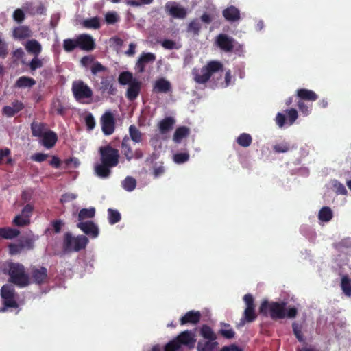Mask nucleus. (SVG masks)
Returning a JSON list of instances; mask_svg holds the SVG:
<instances>
[{
	"label": "nucleus",
	"instance_id": "f257e3e1",
	"mask_svg": "<svg viewBox=\"0 0 351 351\" xmlns=\"http://www.w3.org/2000/svg\"><path fill=\"white\" fill-rule=\"evenodd\" d=\"M99 152L101 162L95 165L94 171L98 177L107 178L112 173L111 168L119 164V152L110 145L100 147Z\"/></svg>",
	"mask_w": 351,
	"mask_h": 351
},
{
	"label": "nucleus",
	"instance_id": "412c9836",
	"mask_svg": "<svg viewBox=\"0 0 351 351\" xmlns=\"http://www.w3.org/2000/svg\"><path fill=\"white\" fill-rule=\"evenodd\" d=\"M171 90V84L170 82L165 78L157 80L154 84L153 90L158 93H167Z\"/></svg>",
	"mask_w": 351,
	"mask_h": 351
},
{
	"label": "nucleus",
	"instance_id": "bb28decb",
	"mask_svg": "<svg viewBox=\"0 0 351 351\" xmlns=\"http://www.w3.org/2000/svg\"><path fill=\"white\" fill-rule=\"evenodd\" d=\"M256 317L257 315L255 313V307H246L243 313V317L241 319L238 326H243L245 322H252L256 319Z\"/></svg>",
	"mask_w": 351,
	"mask_h": 351
},
{
	"label": "nucleus",
	"instance_id": "8fccbe9b",
	"mask_svg": "<svg viewBox=\"0 0 351 351\" xmlns=\"http://www.w3.org/2000/svg\"><path fill=\"white\" fill-rule=\"evenodd\" d=\"M9 252L11 255H16L22 252L23 250L20 241L15 243H10L8 245Z\"/></svg>",
	"mask_w": 351,
	"mask_h": 351
},
{
	"label": "nucleus",
	"instance_id": "052dcab7",
	"mask_svg": "<svg viewBox=\"0 0 351 351\" xmlns=\"http://www.w3.org/2000/svg\"><path fill=\"white\" fill-rule=\"evenodd\" d=\"M85 123L88 130H92L95 126V120L91 113L85 117Z\"/></svg>",
	"mask_w": 351,
	"mask_h": 351
},
{
	"label": "nucleus",
	"instance_id": "603ef678",
	"mask_svg": "<svg viewBox=\"0 0 351 351\" xmlns=\"http://www.w3.org/2000/svg\"><path fill=\"white\" fill-rule=\"evenodd\" d=\"M23 250H32L34 246V239L31 237H26L19 240Z\"/></svg>",
	"mask_w": 351,
	"mask_h": 351
},
{
	"label": "nucleus",
	"instance_id": "a19ab883",
	"mask_svg": "<svg viewBox=\"0 0 351 351\" xmlns=\"http://www.w3.org/2000/svg\"><path fill=\"white\" fill-rule=\"evenodd\" d=\"M122 186L127 191H132L136 186V180L131 176H127L122 182Z\"/></svg>",
	"mask_w": 351,
	"mask_h": 351
},
{
	"label": "nucleus",
	"instance_id": "79ce46f5",
	"mask_svg": "<svg viewBox=\"0 0 351 351\" xmlns=\"http://www.w3.org/2000/svg\"><path fill=\"white\" fill-rule=\"evenodd\" d=\"M273 150L275 153H286L290 149V145L288 142L282 141L280 143H276L272 147Z\"/></svg>",
	"mask_w": 351,
	"mask_h": 351
},
{
	"label": "nucleus",
	"instance_id": "49530a36",
	"mask_svg": "<svg viewBox=\"0 0 351 351\" xmlns=\"http://www.w3.org/2000/svg\"><path fill=\"white\" fill-rule=\"evenodd\" d=\"M189 154L188 152H180L173 155V161L177 164H182L189 160Z\"/></svg>",
	"mask_w": 351,
	"mask_h": 351
},
{
	"label": "nucleus",
	"instance_id": "69168bd1",
	"mask_svg": "<svg viewBox=\"0 0 351 351\" xmlns=\"http://www.w3.org/2000/svg\"><path fill=\"white\" fill-rule=\"evenodd\" d=\"M219 334L226 339H228L233 338L235 335V332L232 328L221 329L219 330Z\"/></svg>",
	"mask_w": 351,
	"mask_h": 351
},
{
	"label": "nucleus",
	"instance_id": "473e14b6",
	"mask_svg": "<svg viewBox=\"0 0 351 351\" xmlns=\"http://www.w3.org/2000/svg\"><path fill=\"white\" fill-rule=\"evenodd\" d=\"M200 335L204 339L208 340H216L217 335L213 329L208 325L204 324L199 329Z\"/></svg>",
	"mask_w": 351,
	"mask_h": 351
},
{
	"label": "nucleus",
	"instance_id": "a211bd4d",
	"mask_svg": "<svg viewBox=\"0 0 351 351\" xmlns=\"http://www.w3.org/2000/svg\"><path fill=\"white\" fill-rule=\"evenodd\" d=\"M31 276L34 282L38 285L43 284L47 278V269L45 267H34L31 269Z\"/></svg>",
	"mask_w": 351,
	"mask_h": 351
},
{
	"label": "nucleus",
	"instance_id": "bf43d9fd",
	"mask_svg": "<svg viewBox=\"0 0 351 351\" xmlns=\"http://www.w3.org/2000/svg\"><path fill=\"white\" fill-rule=\"evenodd\" d=\"M286 114L288 117L289 124H293L298 118V112L294 108H291L286 110Z\"/></svg>",
	"mask_w": 351,
	"mask_h": 351
},
{
	"label": "nucleus",
	"instance_id": "c03bdc74",
	"mask_svg": "<svg viewBox=\"0 0 351 351\" xmlns=\"http://www.w3.org/2000/svg\"><path fill=\"white\" fill-rule=\"evenodd\" d=\"M76 47H78L77 38L71 39L67 38L63 41V48L67 52L73 51Z\"/></svg>",
	"mask_w": 351,
	"mask_h": 351
},
{
	"label": "nucleus",
	"instance_id": "58836bf2",
	"mask_svg": "<svg viewBox=\"0 0 351 351\" xmlns=\"http://www.w3.org/2000/svg\"><path fill=\"white\" fill-rule=\"evenodd\" d=\"M252 142V138L250 134L247 133L241 134L237 138V143L241 147H247Z\"/></svg>",
	"mask_w": 351,
	"mask_h": 351
},
{
	"label": "nucleus",
	"instance_id": "3c124183",
	"mask_svg": "<svg viewBox=\"0 0 351 351\" xmlns=\"http://www.w3.org/2000/svg\"><path fill=\"white\" fill-rule=\"evenodd\" d=\"M161 45L166 49H178L180 48V45H178L175 41L170 39H165L161 42Z\"/></svg>",
	"mask_w": 351,
	"mask_h": 351
},
{
	"label": "nucleus",
	"instance_id": "b1692460",
	"mask_svg": "<svg viewBox=\"0 0 351 351\" xmlns=\"http://www.w3.org/2000/svg\"><path fill=\"white\" fill-rule=\"evenodd\" d=\"M223 16L228 21L234 22L240 19V12L236 7L231 5L223 10Z\"/></svg>",
	"mask_w": 351,
	"mask_h": 351
},
{
	"label": "nucleus",
	"instance_id": "338daca9",
	"mask_svg": "<svg viewBox=\"0 0 351 351\" xmlns=\"http://www.w3.org/2000/svg\"><path fill=\"white\" fill-rule=\"evenodd\" d=\"M243 301L246 304V307H255L254 300L252 294L247 293L243 296Z\"/></svg>",
	"mask_w": 351,
	"mask_h": 351
},
{
	"label": "nucleus",
	"instance_id": "39448f33",
	"mask_svg": "<svg viewBox=\"0 0 351 351\" xmlns=\"http://www.w3.org/2000/svg\"><path fill=\"white\" fill-rule=\"evenodd\" d=\"M88 243V239L83 234L73 237L71 232L64 235L62 249L66 253L79 252L85 249Z\"/></svg>",
	"mask_w": 351,
	"mask_h": 351
},
{
	"label": "nucleus",
	"instance_id": "72a5a7b5",
	"mask_svg": "<svg viewBox=\"0 0 351 351\" xmlns=\"http://www.w3.org/2000/svg\"><path fill=\"white\" fill-rule=\"evenodd\" d=\"M130 139L136 143H141L143 141V134L134 125L129 127Z\"/></svg>",
	"mask_w": 351,
	"mask_h": 351
},
{
	"label": "nucleus",
	"instance_id": "5fc2aeb1",
	"mask_svg": "<svg viewBox=\"0 0 351 351\" xmlns=\"http://www.w3.org/2000/svg\"><path fill=\"white\" fill-rule=\"evenodd\" d=\"M105 21L108 24H114L119 21V16L114 12H107L105 15Z\"/></svg>",
	"mask_w": 351,
	"mask_h": 351
},
{
	"label": "nucleus",
	"instance_id": "c756f323",
	"mask_svg": "<svg viewBox=\"0 0 351 351\" xmlns=\"http://www.w3.org/2000/svg\"><path fill=\"white\" fill-rule=\"evenodd\" d=\"M13 35L19 39H24L32 36V31L27 26H19L14 29Z\"/></svg>",
	"mask_w": 351,
	"mask_h": 351
},
{
	"label": "nucleus",
	"instance_id": "ddd939ff",
	"mask_svg": "<svg viewBox=\"0 0 351 351\" xmlns=\"http://www.w3.org/2000/svg\"><path fill=\"white\" fill-rule=\"evenodd\" d=\"M155 60L156 56L154 53L150 52H143L141 54L135 64V69L138 73H142L145 71L146 64L152 63Z\"/></svg>",
	"mask_w": 351,
	"mask_h": 351
},
{
	"label": "nucleus",
	"instance_id": "6e6552de",
	"mask_svg": "<svg viewBox=\"0 0 351 351\" xmlns=\"http://www.w3.org/2000/svg\"><path fill=\"white\" fill-rule=\"evenodd\" d=\"M0 295L4 306L2 311H5V308H17L19 306L16 302L17 293L13 285H3L1 288Z\"/></svg>",
	"mask_w": 351,
	"mask_h": 351
},
{
	"label": "nucleus",
	"instance_id": "c9c22d12",
	"mask_svg": "<svg viewBox=\"0 0 351 351\" xmlns=\"http://www.w3.org/2000/svg\"><path fill=\"white\" fill-rule=\"evenodd\" d=\"M95 212L96 210L94 207H90L89 208H82L78 213V220L81 222L86 219H92L95 217Z\"/></svg>",
	"mask_w": 351,
	"mask_h": 351
},
{
	"label": "nucleus",
	"instance_id": "6ab92c4d",
	"mask_svg": "<svg viewBox=\"0 0 351 351\" xmlns=\"http://www.w3.org/2000/svg\"><path fill=\"white\" fill-rule=\"evenodd\" d=\"M30 128L32 136L38 138H41L49 130L46 123L36 121L31 123Z\"/></svg>",
	"mask_w": 351,
	"mask_h": 351
},
{
	"label": "nucleus",
	"instance_id": "f3484780",
	"mask_svg": "<svg viewBox=\"0 0 351 351\" xmlns=\"http://www.w3.org/2000/svg\"><path fill=\"white\" fill-rule=\"evenodd\" d=\"M58 141L56 132L49 130L40 139L39 143L47 149L53 148Z\"/></svg>",
	"mask_w": 351,
	"mask_h": 351
},
{
	"label": "nucleus",
	"instance_id": "4be33fe9",
	"mask_svg": "<svg viewBox=\"0 0 351 351\" xmlns=\"http://www.w3.org/2000/svg\"><path fill=\"white\" fill-rule=\"evenodd\" d=\"M23 108L24 105L22 102L14 101L12 103V106H5L3 108V113L8 117H12Z\"/></svg>",
	"mask_w": 351,
	"mask_h": 351
},
{
	"label": "nucleus",
	"instance_id": "37998d69",
	"mask_svg": "<svg viewBox=\"0 0 351 351\" xmlns=\"http://www.w3.org/2000/svg\"><path fill=\"white\" fill-rule=\"evenodd\" d=\"M330 184H331L332 189L336 193L339 194V195H346L347 194V190L342 183L335 180H332Z\"/></svg>",
	"mask_w": 351,
	"mask_h": 351
},
{
	"label": "nucleus",
	"instance_id": "c85d7f7f",
	"mask_svg": "<svg viewBox=\"0 0 351 351\" xmlns=\"http://www.w3.org/2000/svg\"><path fill=\"white\" fill-rule=\"evenodd\" d=\"M175 119L171 117H167L161 120L158 123V128L161 134H165L173 128Z\"/></svg>",
	"mask_w": 351,
	"mask_h": 351
},
{
	"label": "nucleus",
	"instance_id": "09e8293b",
	"mask_svg": "<svg viewBox=\"0 0 351 351\" xmlns=\"http://www.w3.org/2000/svg\"><path fill=\"white\" fill-rule=\"evenodd\" d=\"M201 29V25L197 19L192 20L188 25V32H193L195 35H198Z\"/></svg>",
	"mask_w": 351,
	"mask_h": 351
},
{
	"label": "nucleus",
	"instance_id": "ea45409f",
	"mask_svg": "<svg viewBox=\"0 0 351 351\" xmlns=\"http://www.w3.org/2000/svg\"><path fill=\"white\" fill-rule=\"evenodd\" d=\"M121 217L120 213L112 208L108 209V222L113 225L121 221Z\"/></svg>",
	"mask_w": 351,
	"mask_h": 351
},
{
	"label": "nucleus",
	"instance_id": "20e7f679",
	"mask_svg": "<svg viewBox=\"0 0 351 351\" xmlns=\"http://www.w3.org/2000/svg\"><path fill=\"white\" fill-rule=\"evenodd\" d=\"M9 282L19 287H25L29 285V275L25 272V268L21 263H8Z\"/></svg>",
	"mask_w": 351,
	"mask_h": 351
},
{
	"label": "nucleus",
	"instance_id": "aec40b11",
	"mask_svg": "<svg viewBox=\"0 0 351 351\" xmlns=\"http://www.w3.org/2000/svg\"><path fill=\"white\" fill-rule=\"evenodd\" d=\"M100 90L109 95H115L117 93V88L114 85L113 80L110 77H103L101 80Z\"/></svg>",
	"mask_w": 351,
	"mask_h": 351
},
{
	"label": "nucleus",
	"instance_id": "f704fd0d",
	"mask_svg": "<svg viewBox=\"0 0 351 351\" xmlns=\"http://www.w3.org/2000/svg\"><path fill=\"white\" fill-rule=\"evenodd\" d=\"M36 84V81L29 77L21 76L16 82V86L19 88H30Z\"/></svg>",
	"mask_w": 351,
	"mask_h": 351
},
{
	"label": "nucleus",
	"instance_id": "7ed1b4c3",
	"mask_svg": "<svg viewBox=\"0 0 351 351\" xmlns=\"http://www.w3.org/2000/svg\"><path fill=\"white\" fill-rule=\"evenodd\" d=\"M195 335L192 330L181 332L177 337L169 341L163 348V351H182V346L189 349L195 347Z\"/></svg>",
	"mask_w": 351,
	"mask_h": 351
},
{
	"label": "nucleus",
	"instance_id": "6e6d98bb",
	"mask_svg": "<svg viewBox=\"0 0 351 351\" xmlns=\"http://www.w3.org/2000/svg\"><path fill=\"white\" fill-rule=\"evenodd\" d=\"M33 210L34 206L30 204H27L22 209L21 215H23V217L30 219V217L33 213Z\"/></svg>",
	"mask_w": 351,
	"mask_h": 351
},
{
	"label": "nucleus",
	"instance_id": "0eeeda50",
	"mask_svg": "<svg viewBox=\"0 0 351 351\" xmlns=\"http://www.w3.org/2000/svg\"><path fill=\"white\" fill-rule=\"evenodd\" d=\"M71 90L76 101L83 104H88L85 99H90L93 95L92 89L82 80L73 82Z\"/></svg>",
	"mask_w": 351,
	"mask_h": 351
},
{
	"label": "nucleus",
	"instance_id": "2f4dec72",
	"mask_svg": "<svg viewBox=\"0 0 351 351\" xmlns=\"http://www.w3.org/2000/svg\"><path fill=\"white\" fill-rule=\"evenodd\" d=\"M340 286L343 294L348 298L351 297V279L347 275L342 276Z\"/></svg>",
	"mask_w": 351,
	"mask_h": 351
},
{
	"label": "nucleus",
	"instance_id": "13d9d810",
	"mask_svg": "<svg viewBox=\"0 0 351 351\" xmlns=\"http://www.w3.org/2000/svg\"><path fill=\"white\" fill-rule=\"evenodd\" d=\"M49 157V154H45V153H35L34 154L32 155L30 158L32 160L37 162H42L47 160V158Z\"/></svg>",
	"mask_w": 351,
	"mask_h": 351
},
{
	"label": "nucleus",
	"instance_id": "2eb2a0df",
	"mask_svg": "<svg viewBox=\"0 0 351 351\" xmlns=\"http://www.w3.org/2000/svg\"><path fill=\"white\" fill-rule=\"evenodd\" d=\"M78 47L85 51H92L95 47V40L88 34H81L77 38Z\"/></svg>",
	"mask_w": 351,
	"mask_h": 351
},
{
	"label": "nucleus",
	"instance_id": "4468645a",
	"mask_svg": "<svg viewBox=\"0 0 351 351\" xmlns=\"http://www.w3.org/2000/svg\"><path fill=\"white\" fill-rule=\"evenodd\" d=\"M202 315L199 311H189L180 319V324L184 325H196L201 319Z\"/></svg>",
	"mask_w": 351,
	"mask_h": 351
},
{
	"label": "nucleus",
	"instance_id": "cd10ccee",
	"mask_svg": "<svg viewBox=\"0 0 351 351\" xmlns=\"http://www.w3.org/2000/svg\"><path fill=\"white\" fill-rule=\"evenodd\" d=\"M190 134V129L186 126L178 127L173 136V141L176 143H180L183 138H186Z\"/></svg>",
	"mask_w": 351,
	"mask_h": 351
},
{
	"label": "nucleus",
	"instance_id": "4d7b16f0",
	"mask_svg": "<svg viewBox=\"0 0 351 351\" xmlns=\"http://www.w3.org/2000/svg\"><path fill=\"white\" fill-rule=\"evenodd\" d=\"M52 108L55 110L58 115L63 116L65 113L66 109L60 101H56L53 103Z\"/></svg>",
	"mask_w": 351,
	"mask_h": 351
},
{
	"label": "nucleus",
	"instance_id": "dca6fc26",
	"mask_svg": "<svg viewBox=\"0 0 351 351\" xmlns=\"http://www.w3.org/2000/svg\"><path fill=\"white\" fill-rule=\"evenodd\" d=\"M142 82L139 80H134L133 82L128 85L125 96L129 101H134L138 96L141 90Z\"/></svg>",
	"mask_w": 351,
	"mask_h": 351
},
{
	"label": "nucleus",
	"instance_id": "864d4df0",
	"mask_svg": "<svg viewBox=\"0 0 351 351\" xmlns=\"http://www.w3.org/2000/svg\"><path fill=\"white\" fill-rule=\"evenodd\" d=\"M43 66V61L38 58V56H34L29 63V66L32 71H36L37 69L41 68Z\"/></svg>",
	"mask_w": 351,
	"mask_h": 351
},
{
	"label": "nucleus",
	"instance_id": "e2e57ef3",
	"mask_svg": "<svg viewBox=\"0 0 351 351\" xmlns=\"http://www.w3.org/2000/svg\"><path fill=\"white\" fill-rule=\"evenodd\" d=\"M77 198V195L71 193H64L61 196L60 202L64 203H67L73 201Z\"/></svg>",
	"mask_w": 351,
	"mask_h": 351
},
{
	"label": "nucleus",
	"instance_id": "774afa93",
	"mask_svg": "<svg viewBox=\"0 0 351 351\" xmlns=\"http://www.w3.org/2000/svg\"><path fill=\"white\" fill-rule=\"evenodd\" d=\"M220 351H243L242 348H239L235 344H230L222 347Z\"/></svg>",
	"mask_w": 351,
	"mask_h": 351
},
{
	"label": "nucleus",
	"instance_id": "4c0bfd02",
	"mask_svg": "<svg viewBox=\"0 0 351 351\" xmlns=\"http://www.w3.org/2000/svg\"><path fill=\"white\" fill-rule=\"evenodd\" d=\"M136 78H134L132 73L130 71L121 72L118 77V82L121 85H129Z\"/></svg>",
	"mask_w": 351,
	"mask_h": 351
},
{
	"label": "nucleus",
	"instance_id": "f03ea898",
	"mask_svg": "<svg viewBox=\"0 0 351 351\" xmlns=\"http://www.w3.org/2000/svg\"><path fill=\"white\" fill-rule=\"evenodd\" d=\"M287 303L284 302H268L263 300L259 306V313L264 316H269L273 320L285 319L286 317L294 318L297 315L295 307L286 309Z\"/></svg>",
	"mask_w": 351,
	"mask_h": 351
},
{
	"label": "nucleus",
	"instance_id": "0e129e2a",
	"mask_svg": "<svg viewBox=\"0 0 351 351\" xmlns=\"http://www.w3.org/2000/svg\"><path fill=\"white\" fill-rule=\"evenodd\" d=\"M106 70V68L99 62H95L91 67V72L93 75H96L99 72L105 71Z\"/></svg>",
	"mask_w": 351,
	"mask_h": 351
},
{
	"label": "nucleus",
	"instance_id": "e433bc0d",
	"mask_svg": "<svg viewBox=\"0 0 351 351\" xmlns=\"http://www.w3.org/2000/svg\"><path fill=\"white\" fill-rule=\"evenodd\" d=\"M333 214L330 208L323 207L319 212L318 218L322 222H328L332 218Z\"/></svg>",
	"mask_w": 351,
	"mask_h": 351
},
{
	"label": "nucleus",
	"instance_id": "1a4fd4ad",
	"mask_svg": "<svg viewBox=\"0 0 351 351\" xmlns=\"http://www.w3.org/2000/svg\"><path fill=\"white\" fill-rule=\"evenodd\" d=\"M100 122L102 132L105 135L109 136L114 132L115 129V120L111 112H106L101 116Z\"/></svg>",
	"mask_w": 351,
	"mask_h": 351
},
{
	"label": "nucleus",
	"instance_id": "423d86ee",
	"mask_svg": "<svg viewBox=\"0 0 351 351\" xmlns=\"http://www.w3.org/2000/svg\"><path fill=\"white\" fill-rule=\"evenodd\" d=\"M222 69L223 64L220 62L210 61L200 71L193 69L194 80L197 83L204 84L210 80L213 73L222 70Z\"/></svg>",
	"mask_w": 351,
	"mask_h": 351
},
{
	"label": "nucleus",
	"instance_id": "a18cd8bd",
	"mask_svg": "<svg viewBox=\"0 0 351 351\" xmlns=\"http://www.w3.org/2000/svg\"><path fill=\"white\" fill-rule=\"evenodd\" d=\"M84 26L88 29H97L100 27L99 20L97 17H93L84 21Z\"/></svg>",
	"mask_w": 351,
	"mask_h": 351
},
{
	"label": "nucleus",
	"instance_id": "680f3d73",
	"mask_svg": "<svg viewBox=\"0 0 351 351\" xmlns=\"http://www.w3.org/2000/svg\"><path fill=\"white\" fill-rule=\"evenodd\" d=\"M25 14L21 9L18 8L14 10L13 13V19L15 21L20 23L25 19Z\"/></svg>",
	"mask_w": 351,
	"mask_h": 351
},
{
	"label": "nucleus",
	"instance_id": "f8f14e48",
	"mask_svg": "<svg viewBox=\"0 0 351 351\" xmlns=\"http://www.w3.org/2000/svg\"><path fill=\"white\" fill-rule=\"evenodd\" d=\"M234 43V38L225 34H219L216 38L217 45L225 52L232 51Z\"/></svg>",
	"mask_w": 351,
	"mask_h": 351
},
{
	"label": "nucleus",
	"instance_id": "5701e85b",
	"mask_svg": "<svg viewBox=\"0 0 351 351\" xmlns=\"http://www.w3.org/2000/svg\"><path fill=\"white\" fill-rule=\"evenodd\" d=\"M218 342L216 340H200L197 343V351H217Z\"/></svg>",
	"mask_w": 351,
	"mask_h": 351
},
{
	"label": "nucleus",
	"instance_id": "9b49d317",
	"mask_svg": "<svg viewBox=\"0 0 351 351\" xmlns=\"http://www.w3.org/2000/svg\"><path fill=\"white\" fill-rule=\"evenodd\" d=\"M77 227L85 234L95 239L98 237L99 230L98 226L93 221H86L77 223Z\"/></svg>",
	"mask_w": 351,
	"mask_h": 351
},
{
	"label": "nucleus",
	"instance_id": "393cba45",
	"mask_svg": "<svg viewBox=\"0 0 351 351\" xmlns=\"http://www.w3.org/2000/svg\"><path fill=\"white\" fill-rule=\"evenodd\" d=\"M25 47L29 53L32 54L34 56H38L42 51V46L36 39L27 40L25 45Z\"/></svg>",
	"mask_w": 351,
	"mask_h": 351
},
{
	"label": "nucleus",
	"instance_id": "a878e982",
	"mask_svg": "<svg viewBox=\"0 0 351 351\" xmlns=\"http://www.w3.org/2000/svg\"><path fill=\"white\" fill-rule=\"evenodd\" d=\"M121 152L128 161L133 158V151L130 145L129 136H125L121 141Z\"/></svg>",
	"mask_w": 351,
	"mask_h": 351
},
{
	"label": "nucleus",
	"instance_id": "9d476101",
	"mask_svg": "<svg viewBox=\"0 0 351 351\" xmlns=\"http://www.w3.org/2000/svg\"><path fill=\"white\" fill-rule=\"evenodd\" d=\"M165 10L170 16L175 19H183L187 14L186 9L176 2H167L165 5Z\"/></svg>",
	"mask_w": 351,
	"mask_h": 351
},
{
	"label": "nucleus",
	"instance_id": "7c9ffc66",
	"mask_svg": "<svg viewBox=\"0 0 351 351\" xmlns=\"http://www.w3.org/2000/svg\"><path fill=\"white\" fill-rule=\"evenodd\" d=\"M20 231L15 228H0V237L5 239H12L18 237Z\"/></svg>",
	"mask_w": 351,
	"mask_h": 351
},
{
	"label": "nucleus",
	"instance_id": "de8ad7c7",
	"mask_svg": "<svg viewBox=\"0 0 351 351\" xmlns=\"http://www.w3.org/2000/svg\"><path fill=\"white\" fill-rule=\"evenodd\" d=\"M12 223L16 226L23 227L30 223V219L23 217V216L20 214L14 218Z\"/></svg>",
	"mask_w": 351,
	"mask_h": 351
}]
</instances>
